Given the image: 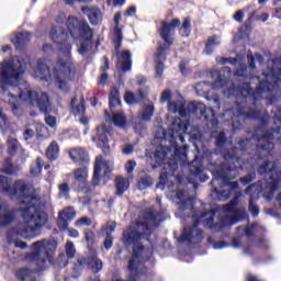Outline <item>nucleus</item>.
<instances>
[{
	"instance_id": "27",
	"label": "nucleus",
	"mask_w": 281,
	"mask_h": 281,
	"mask_svg": "<svg viewBox=\"0 0 281 281\" xmlns=\"http://www.w3.org/2000/svg\"><path fill=\"white\" fill-rule=\"evenodd\" d=\"M168 111L170 113H179V115L183 117V115H186V112L183 111V100L169 101Z\"/></svg>"
},
{
	"instance_id": "24",
	"label": "nucleus",
	"mask_w": 281,
	"mask_h": 281,
	"mask_svg": "<svg viewBox=\"0 0 281 281\" xmlns=\"http://www.w3.org/2000/svg\"><path fill=\"white\" fill-rule=\"evenodd\" d=\"M176 203L178 204V209L180 212H183L187 210L186 205H189V207H192V200H184L186 199V192L184 191H177L175 194Z\"/></svg>"
},
{
	"instance_id": "41",
	"label": "nucleus",
	"mask_w": 281,
	"mask_h": 281,
	"mask_svg": "<svg viewBox=\"0 0 281 281\" xmlns=\"http://www.w3.org/2000/svg\"><path fill=\"white\" fill-rule=\"evenodd\" d=\"M150 186H153V178L150 177H145L138 181V189L140 190H147Z\"/></svg>"
},
{
	"instance_id": "2",
	"label": "nucleus",
	"mask_w": 281,
	"mask_h": 281,
	"mask_svg": "<svg viewBox=\"0 0 281 281\" xmlns=\"http://www.w3.org/2000/svg\"><path fill=\"white\" fill-rule=\"evenodd\" d=\"M27 63L21 57H14L0 65V89L3 91L4 99L13 106V111L19 109V104L38 106L43 113L49 108L47 93L32 90L30 85L22 79L25 74Z\"/></svg>"
},
{
	"instance_id": "56",
	"label": "nucleus",
	"mask_w": 281,
	"mask_h": 281,
	"mask_svg": "<svg viewBox=\"0 0 281 281\" xmlns=\"http://www.w3.org/2000/svg\"><path fill=\"white\" fill-rule=\"evenodd\" d=\"M104 247L105 249H111V247H113V238H111V236H105Z\"/></svg>"
},
{
	"instance_id": "30",
	"label": "nucleus",
	"mask_w": 281,
	"mask_h": 281,
	"mask_svg": "<svg viewBox=\"0 0 281 281\" xmlns=\"http://www.w3.org/2000/svg\"><path fill=\"white\" fill-rule=\"evenodd\" d=\"M87 265L92 273H98L102 271V261L98 259V257H92L88 259Z\"/></svg>"
},
{
	"instance_id": "18",
	"label": "nucleus",
	"mask_w": 281,
	"mask_h": 281,
	"mask_svg": "<svg viewBox=\"0 0 281 281\" xmlns=\"http://www.w3.org/2000/svg\"><path fill=\"white\" fill-rule=\"evenodd\" d=\"M75 183L77 186L78 192H83L85 194H89V182L87 181L89 177V172L87 171V167H82L76 169L74 172Z\"/></svg>"
},
{
	"instance_id": "42",
	"label": "nucleus",
	"mask_w": 281,
	"mask_h": 281,
	"mask_svg": "<svg viewBox=\"0 0 281 281\" xmlns=\"http://www.w3.org/2000/svg\"><path fill=\"white\" fill-rule=\"evenodd\" d=\"M190 19H186L180 27L181 36H190Z\"/></svg>"
},
{
	"instance_id": "20",
	"label": "nucleus",
	"mask_w": 281,
	"mask_h": 281,
	"mask_svg": "<svg viewBox=\"0 0 281 281\" xmlns=\"http://www.w3.org/2000/svg\"><path fill=\"white\" fill-rule=\"evenodd\" d=\"M16 218L14 211L8 207V204L0 202V227H5L10 225Z\"/></svg>"
},
{
	"instance_id": "45",
	"label": "nucleus",
	"mask_w": 281,
	"mask_h": 281,
	"mask_svg": "<svg viewBox=\"0 0 281 281\" xmlns=\"http://www.w3.org/2000/svg\"><path fill=\"white\" fill-rule=\"evenodd\" d=\"M66 255L68 258H74V256H76V246H74V243L68 241L66 244Z\"/></svg>"
},
{
	"instance_id": "61",
	"label": "nucleus",
	"mask_w": 281,
	"mask_h": 281,
	"mask_svg": "<svg viewBox=\"0 0 281 281\" xmlns=\"http://www.w3.org/2000/svg\"><path fill=\"white\" fill-rule=\"evenodd\" d=\"M227 247V244L225 241H217L213 245V249H225Z\"/></svg>"
},
{
	"instance_id": "54",
	"label": "nucleus",
	"mask_w": 281,
	"mask_h": 281,
	"mask_svg": "<svg viewBox=\"0 0 281 281\" xmlns=\"http://www.w3.org/2000/svg\"><path fill=\"white\" fill-rule=\"evenodd\" d=\"M45 120H46L47 126H50V128H54V126H56V117L47 116Z\"/></svg>"
},
{
	"instance_id": "32",
	"label": "nucleus",
	"mask_w": 281,
	"mask_h": 281,
	"mask_svg": "<svg viewBox=\"0 0 281 281\" xmlns=\"http://www.w3.org/2000/svg\"><path fill=\"white\" fill-rule=\"evenodd\" d=\"M155 113V105L153 104H147L145 105L142 111H140V117L142 120H144L145 122H148L150 120V117H153Z\"/></svg>"
},
{
	"instance_id": "17",
	"label": "nucleus",
	"mask_w": 281,
	"mask_h": 281,
	"mask_svg": "<svg viewBox=\"0 0 281 281\" xmlns=\"http://www.w3.org/2000/svg\"><path fill=\"white\" fill-rule=\"evenodd\" d=\"M109 135L110 132L105 125L97 127L92 134V140L97 144L98 148H101L103 153H109Z\"/></svg>"
},
{
	"instance_id": "44",
	"label": "nucleus",
	"mask_w": 281,
	"mask_h": 281,
	"mask_svg": "<svg viewBox=\"0 0 281 281\" xmlns=\"http://www.w3.org/2000/svg\"><path fill=\"white\" fill-rule=\"evenodd\" d=\"M8 146H9V150L10 153H16V150L19 149V140H16L13 137H9L8 138Z\"/></svg>"
},
{
	"instance_id": "53",
	"label": "nucleus",
	"mask_w": 281,
	"mask_h": 281,
	"mask_svg": "<svg viewBox=\"0 0 281 281\" xmlns=\"http://www.w3.org/2000/svg\"><path fill=\"white\" fill-rule=\"evenodd\" d=\"M217 142V146H223V144H225V133L224 132H220V135L216 137Z\"/></svg>"
},
{
	"instance_id": "28",
	"label": "nucleus",
	"mask_w": 281,
	"mask_h": 281,
	"mask_svg": "<svg viewBox=\"0 0 281 281\" xmlns=\"http://www.w3.org/2000/svg\"><path fill=\"white\" fill-rule=\"evenodd\" d=\"M31 38V34L25 32V33H18L14 37L11 38V42L15 47H21V45H25Z\"/></svg>"
},
{
	"instance_id": "46",
	"label": "nucleus",
	"mask_w": 281,
	"mask_h": 281,
	"mask_svg": "<svg viewBox=\"0 0 281 281\" xmlns=\"http://www.w3.org/2000/svg\"><path fill=\"white\" fill-rule=\"evenodd\" d=\"M229 85H232L231 81H225V79L220 77V78H217V80L214 82V85L212 87H213V89H218V87H229Z\"/></svg>"
},
{
	"instance_id": "3",
	"label": "nucleus",
	"mask_w": 281,
	"mask_h": 281,
	"mask_svg": "<svg viewBox=\"0 0 281 281\" xmlns=\"http://www.w3.org/2000/svg\"><path fill=\"white\" fill-rule=\"evenodd\" d=\"M2 191L9 196L20 194L23 196L20 212L23 223H20L8 234L9 243H13L20 249H26L27 244L19 240V238H36L41 235V229L47 223V214L41 210V203L36 196L25 195L30 192V188L23 181H16L15 187H10V179L0 176Z\"/></svg>"
},
{
	"instance_id": "14",
	"label": "nucleus",
	"mask_w": 281,
	"mask_h": 281,
	"mask_svg": "<svg viewBox=\"0 0 281 281\" xmlns=\"http://www.w3.org/2000/svg\"><path fill=\"white\" fill-rule=\"evenodd\" d=\"M150 251H144V246L136 245L132 258L128 261V269L132 273H144V260H148Z\"/></svg>"
},
{
	"instance_id": "43",
	"label": "nucleus",
	"mask_w": 281,
	"mask_h": 281,
	"mask_svg": "<svg viewBox=\"0 0 281 281\" xmlns=\"http://www.w3.org/2000/svg\"><path fill=\"white\" fill-rule=\"evenodd\" d=\"M69 196V184L61 183L59 184V199H67Z\"/></svg>"
},
{
	"instance_id": "11",
	"label": "nucleus",
	"mask_w": 281,
	"mask_h": 281,
	"mask_svg": "<svg viewBox=\"0 0 281 281\" xmlns=\"http://www.w3.org/2000/svg\"><path fill=\"white\" fill-rule=\"evenodd\" d=\"M120 21H122V14L115 13L114 15V37L113 43L115 45V52L117 55L116 67L120 71H131L132 60L131 52L123 50L119 53L120 47L122 46V29H120Z\"/></svg>"
},
{
	"instance_id": "50",
	"label": "nucleus",
	"mask_w": 281,
	"mask_h": 281,
	"mask_svg": "<svg viewBox=\"0 0 281 281\" xmlns=\"http://www.w3.org/2000/svg\"><path fill=\"white\" fill-rule=\"evenodd\" d=\"M136 167L137 162H135V160H130L125 164V170L128 175H131V172H133Z\"/></svg>"
},
{
	"instance_id": "35",
	"label": "nucleus",
	"mask_w": 281,
	"mask_h": 281,
	"mask_svg": "<svg viewBox=\"0 0 281 281\" xmlns=\"http://www.w3.org/2000/svg\"><path fill=\"white\" fill-rule=\"evenodd\" d=\"M198 109L201 110V115H203L205 120H210V117H214V110L212 108H206L205 104L199 103Z\"/></svg>"
},
{
	"instance_id": "16",
	"label": "nucleus",
	"mask_w": 281,
	"mask_h": 281,
	"mask_svg": "<svg viewBox=\"0 0 281 281\" xmlns=\"http://www.w3.org/2000/svg\"><path fill=\"white\" fill-rule=\"evenodd\" d=\"M181 25V21L179 19H173L170 23L165 21L161 22L160 27V36L166 45V47H170L175 38V29Z\"/></svg>"
},
{
	"instance_id": "60",
	"label": "nucleus",
	"mask_w": 281,
	"mask_h": 281,
	"mask_svg": "<svg viewBox=\"0 0 281 281\" xmlns=\"http://www.w3.org/2000/svg\"><path fill=\"white\" fill-rule=\"evenodd\" d=\"M106 80H109V75H106V72H103L100 77L99 85H102V87H104V85H106Z\"/></svg>"
},
{
	"instance_id": "62",
	"label": "nucleus",
	"mask_w": 281,
	"mask_h": 281,
	"mask_svg": "<svg viewBox=\"0 0 281 281\" xmlns=\"http://www.w3.org/2000/svg\"><path fill=\"white\" fill-rule=\"evenodd\" d=\"M93 238H94L93 232L88 231L86 233V240H87V243H93Z\"/></svg>"
},
{
	"instance_id": "34",
	"label": "nucleus",
	"mask_w": 281,
	"mask_h": 281,
	"mask_svg": "<svg viewBox=\"0 0 281 281\" xmlns=\"http://www.w3.org/2000/svg\"><path fill=\"white\" fill-rule=\"evenodd\" d=\"M112 122L115 126L124 128L126 126V117L122 113H115L112 115Z\"/></svg>"
},
{
	"instance_id": "29",
	"label": "nucleus",
	"mask_w": 281,
	"mask_h": 281,
	"mask_svg": "<svg viewBox=\"0 0 281 281\" xmlns=\"http://www.w3.org/2000/svg\"><path fill=\"white\" fill-rule=\"evenodd\" d=\"M60 153V149L58 148V143L53 142L48 148L46 149V157L47 159H49L50 161L56 160V158L58 157Z\"/></svg>"
},
{
	"instance_id": "6",
	"label": "nucleus",
	"mask_w": 281,
	"mask_h": 281,
	"mask_svg": "<svg viewBox=\"0 0 281 281\" xmlns=\"http://www.w3.org/2000/svg\"><path fill=\"white\" fill-rule=\"evenodd\" d=\"M188 126L183 124L181 119L177 117L172 121L169 130L167 132H162V139L161 144L164 142H169V145L166 146H159L157 147L155 154H154V160L151 161L153 168H159L166 159L169 158L170 161H167L165 165V168H169V172H175L177 168V164H179V159H186V151H182L181 149L177 148V145H175V140L180 139V142H183V135H188L190 132L188 131Z\"/></svg>"
},
{
	"instance_id": "36",
	"label": "nucleus",
	"mask_w": 281,
	"mask_h": 281,
	"mask_svg": "<svg viewBox=\"0 0 281 281\" xmlns=\"http://www.w3.org/2000/svg\"><path fill=\"white\" fill-rule=\"evenodd\" d=\"M120 104V90L113 88L110 93V106H117Z\"/></svg>"
},
{
	"instance_id": "10",
	"label": "nucleus",
	"mask_w": 281,
	"mask_h": 281,
	"mask_svg": "<svg viewBox=\"0 0 281 281\" xmlns=\"http://www.w3.org/2000/svg\"><path fill=\"white\" fill-rule=\"evenodd\" d=\"M56 247H58V245L54 239L37 240L32 244L30 260L37 265L40 271H43L47 265H52L54 262Z\"/></svg>"
},
{
	"instance_id": "39",
	"label": "nucleus",
	"mask_w": 281,
	"mask_h": 281,
	"mask_svg": "<svg viewBox=\"0 0 281 281\" xmlns=\"http://www.w3.org/2000/svg\"><path fill=\"white\" fill-rule=\"evenodd\" d=\"M115 232V222H109L103 228L101 229L102 236H111Z\"/></svg>"
},
{
	"instance_id": "7",
	"label": "nucleus",
	"mask_w": 281,
	"mask_h": 281,
	"mask_svg": "<svg viewBox=\"0 0 281 281\" xmlns=\"http://www.w3.org/2000/svg\"><path fill=\"white\" fill-rule=\"evenodd\" d=\"M259 172L260 175L268 173L270 177V181L268 182V184H262V182H258L246 189V194H250L249 212L250 214H252V216H256L259 213L258 206L254 205V196L260 194V192L263 191V196H266L268 200L273 199V194L276 190H278V186H280V180L273 176L277 172L276 164L271 161L265 162V165L259 167Z\"/></svg>"
},
{
	"instance_id": "22",
	"label": "nucleus",
	"mask_w": 281,
	"mask_h": 281,
	"mask_svg": "<svg viewBox=\"0 0 281 281\" xmlns=\"http://www.w3.org/2000/svg\"><path fill=\"white\" fill-rule=\"evenodd\" d=\"M71 113H74V115H85V98L82 97H75L71 102Z\"/></svg>"
},
{
	"instance_id": "31",
	"label": "nucleus",
	"mask_w": 281,
	"mask_h": 281,
	"mask_svg": "<svg viewBox=\"0 0 281 281\" xmlns=\"http://www.w3.org/2000/svg\"><path fill=\"white\" fill-rule=\"evenodd\" d=\"M218 45H221V40L218 36L210 37L205 45V54H212L214 52V48L218 47Z\"/></svg>"
},
{
	"instance_id": "40",
	"label": "nucleus",
	"mask_w": 281,
	"mask_h": 281,
	"mask_svg": "<svg viewBox=\"0 0 281 281\" xmlns=\"http://www.w3.org/2000/svg\"><path fill=\"white\" fill-rule=\"evenodd\" d=\"M210 87H211V85L207 81L199 82L195 86V91L198 93H209L210 92Z\"/></svg>"
},
{
	"instance_id": "55",
	"label": "nucleus",
	"mask_w": 281,
	"mask_h": 281,
	"mask_svg": "<svg viewBox=\"0 0 281 281\" xmlns=\"http://www.w3.org/2000/svg\"><path fill=\"white\" fill-rule=\"evenodd\" d=\"M244 16H245V13H243L241 10L237 11V12L234 14V19L237 21V23H243Z\"/></svg>"
},
{
	"instance_id": "64",
	"label": "nucleus",
	"mask_w": 281,
	"mask_h": 281,
	"mask_svg": "<svg viewBox=\"0 0 281 281\" xmlns=\"http://www.w3.org/2000/svg\"><path fill=\"white\" fill-rule=\"evenodd\" d=\"M131 153H133V147L131 145H126L124 148H123V154L124 155H131Z\"/></svg>"
},
{
	"instance_id": "25",
	"label": "nucleus",
	"mask_w": 281,
	"mask_h": 281,
	"mask_svg": "<svg viewBox=\"0 0 281 281\" xmlns=\"http://www.w3.org/2000/svg\"><path fill=\"white\" fill-rule=\"evenodd\" d=\"M70 159L72 161H83V164H87L89 161V158L87 157V151L82 148H74L69 151Z\"/></svg>"
},
{
	"instance_id": "38",
	"label": "nucleus",
	"mask_w": 281,
	"mask_h": 281,
	"mask_svg": "<svg viewBox=\"0 0 281 281\" xmlns=\"http://www.w3.org/2000/svg\"><path fill=\"white\" fill-rule=\"evenodd\" d=\"M225 159L228 161V164H236L235 168L239 166V168H244L243 165H240V158H236V151H233V154H226Z\"/></svg>"
},
{
	"instance_id": "1",
	"label": "nucleus",
	"mask_w": 281,
	"mask_h": 281,
	"mask_svg": "<svg viewBox=\"0 0 281 281\" xmlns=\"http://www.w3.org/2000/svg\"><path fill=\"white\" fill-rule=\"evenodd\" d=\"M236 169L233 167H224L220 171H216V181H221L225 188V190L220 193V201H227L229 196H234V200L231 201L229 204L223 206L222 210L215 209L201 214L200 217L198 214H194L192 216L194 224L192 227L184 228L180 237V243H189L190 245L201 243L203 231L199 229V224L204 223L205 227H214V218L221 216V212H223V217L220 220L221 227L236 225L238 221L247 217V212L236 209L238 199L243 195V193L238 191V182H229L231 179H236Z\"/></svg>"
},
{
	"instance_id": "57",
	"label": "nucleus",
	"mask_w": 281,
	"mask_h": 281,
	"mask_svg": "<svg viewBox=\"0 0 281 281\" xmlns=\"http://www.w3.org/2000/svg\"><path fill=\"white\" fill-rule=\"evenodd\" d=\"M251 181H254V176L251 175L245 178H240V183H243L244 186H247V183H251Z\"/></svg>"
},
{
	"instance_id": "9",
	"label": "nucleus",
	"mask_w": 281,
	"mask_h": 281,
	"mask_svg": "<svg viewBox=\"0 0 281 281\" xmlns=\"http://www.w3.org/2000/svg\"><path fill=\"white\" fill-rule=\"evenodd\" d=\"M159 223H164V220L159 217V214L155 212L154 209H148L145 211V217L139 220V222L123 233L124 240L128 243V245H135V243H139L143 236H149L153 227H157Z\"/></svg>"
},
{
	"instance_id": "33",
	"label": "nucleus",
	"mask_w": 281,
	"mask_h": 281,
	"mask_svg": "<svg viewBox=\"0 0 281 281\" xmlns=\"http://www.w3.org/2000/svg\"><path fill=\"white\" fill-rule=\"evenodd\" d=\"M142 100H144V94L142 92H138L137 94H134L133 92L125 93V102L127 104H136V102Z\"/></svg>"
},
{
	"instance_id": "15",
	"label": "nucleus",
	"mask_w": 281,
	"mask_h": 281,
	"mask_svg": "<svg viewBox=\"0 0 281 281\" xmlns=\"http://www.w3.org/2000/svg\"><path fill=\"white\" fill-rule=\"evenodd\" d=\"M113 171V161L105 160L102 156H98L94 164V175L92 179L93 186H99L100 177H108Z\"/></svg>"
},
{
	"instance_id": "12",
	"label": "nucleus",
	"mask_w": 281,
	"mask_h": 281,
	"mask_svg": "<svg viewBox=\"0 0 281 281\" xmlns=\"http://www.w3.org/2000/svg\"><path fill=\"white\" fill-rule=\"evenodd\" d=\"M281 110H278L274 114V124L277 126L276 130H273L272 133H266L262 137L258 139L257 148L258 150H262L265 155H269L271 150H273V143H271V139H273L274 135H278L280 133L281 128Z\"/></svg>"
},
{
	"instance_id": "48",
	"label": "nucleus",
	"mask_w": 281,
	"mask_h": 281,
	"mask_svg": "<svg viewBox=\"0 0 281 281\" xmlns=\"http://www.w3.org/2000/svg\"><path fill=\"white\" fill-rule=\"evenodd\" d=\"M36 131H37L38 137L47 138V127L45 125L37 124L36 125Z\"/></svg>"
},
{
	"instance_id": "63",
	"label": "nucleus",
	"mask_w": 281,
	"mask_h": 281,
	"mask_svg": "<svg viewBox=\"0 0 281 281\" xmlns=\"http://www.w3.org/2000/svg\"><path fill=\"white\" fill-rule=\"evenodd\" d=\"M254 225H251V226H248V227H241V229H244V232H245V234L247 235V236H251V232L254 231Z\"/></svg>"
},
{
	"instance_id": "37",
	"label": "nucleus",
	"mask_w": 281,
	"mask_h": 281,
	"mask_svg": "<svg viewBox=\"0 0 281 281\" xmlns=\"http://www.w3.org/2000/svg\"><path fill=\"white\" fill-rule=\"evenodd\" d=\"M42 170H43V159L37 158L35 164L31 167V173L34 177H38V175H41Z\"/></svg>"
},
{
	"instance_id": "58",
	"label": "nucleus",
	"mask_w": 281,
	"mask_h": 281,
	"mask_svg": "<svg viewBox=\"0 0 281 281\" xmlns=\"http://www.w3.org/2000/svg\"><path fill=\"white\" fill-rule=\"evenodd\" d=\"M108 3L114 7L124 5V3H126V0H108Z\"/></svg>"
},
{
	"instance_id": "5",
	"label": "nucleus",
	"mask_w": 281,
	"mask_h": 281,
	"mask_svg": "<svg viewBox=\"0 0 281 281\" xmlns=\"http://www.w3.org/2000/svg\"><path fill=\"white\" fill-rule=\"evenodd\" d=\"M247 68H240L236 71L238 78V86L233 85V88L224 90V95L232 98V95H243L250 100H258V98H269L276 92V85L281 82V69H271L269 72H263L260 77H245Z\"/></svg>"
},
{
	"instance_id": "49",
	"label": "nucleus",
	"mask_w": 281,
	"mask_h": 281,
	"mask_svg": "<svg viewBox=\"0 0 281 281\" xmlns=\"http://www.w3.org/2000/svg\"><path fill=\"white\" fill-rule=\"evenodd\" d=\"M16 276L19 280H27V278H30V270L23 268L18 271Z\"/></svg>"
},
{
	"instance_id": "8",
	"label": "nucleus",
	"mask_w": 281,
	"mask_h": 281,
	"mask_svg": "<svg viewBox=\"0 0 281 281\" xmlns=\"http://www.w3.org/2000/svg\"><path fill=\"white\" fill-rule=\"evenodd\" d=\"M66 25L69 36L81 43L78 53L85 56V54L91 52V47H93V31H91L89 24L83 20H78L76 16H69Z\"/></svg>"
},
{
	"instance_id": "19",
	"label": "nucleus",
	"mask_w": 281,
	"mask_h": 281,
	"mask_svg": "<svg viewBox=\"0 0 281 281\" xmlns=\"http://www.w3.org/2000/svg\"><path fill=\"white\" fill-rule=\"evenodd\" d=\"M76 218V211L74 207H66L61 212H59L58 217V227L60 229H67L69 222Z\"/></svg>"
},
{
	"instance_id": "47",
	"label": "nucleus",
	"mask_w": 281,
	"mask_h": 281,
	"mask_svg": "<svg viewBox=\"0 0 281 281\" xmlns=\"http://www.w3.org/2000/svg\"><path fill=\"white\" fill-rule=\"evenodd\" d=\"M76 227H89L91 220L89 217H81L75 223Z\"/></svg>"
},
{
	"instance_id": "4",
	"label": "nucleus",
	"mask_w": 281,
	"mask_h": 281,
	"mask_svg": "<svg viewBox=\"0 0 281 281\" xmlns=\"http://www.w3.org/2000/svg\"><path fill=\"white\" fill-rule=\"evenodd\" d=\"M50 37L57 43L56 47L59 59L53 69V74L49 72L47 64L40 60L33 76L40 78V80H44V82H54L60 91H68L69 82L76 76V67H74V63L71 61V44L67 42L69 33L65 34L61 31L58 33V29L54 27L50 31Z\"/></svg>"
},
{
	"instance_id": "26",
	"label": "nucleus",
	"mask_w": 281,
	"mask_h": 281,
	"mask_svg": "<svg viewBox=\"0 0 281 281\" xmlns=\"http://www.w3.org/2000/svg\"><path fill=\"white\" fill-rule=\"evenodd\" d=\"M130 187L131 182L128 181V178H123L121 176L116 177L115 189L117 194L122 195L126 192V190H128Z\"/></svg>"
},
{
	"instance_id": "21",
	"label": "nucleus",
	"mask_w": 281,
	"mask_h": 281,
	"mask_svg": "<svg viewBox=\"0 0 281 281\" xmlns=\"http://www.w3.org/2000/svg\"><path fill=\"white\" fill-rule=\"evenodd\" d=\"M82 12L83 14H87L92 25H98L100 21H102V11L98 8L85 7L82 8Z\"/></svg>"
},
{
	"instance_id": "13",
	"label": "nucleus",
	"mask_w": 281,
	"mask_h": 281,
	"mask_svg": "<svg viewBox=\"0 0 281 281\" xmlns=\"http://www.w3.org/2000/svg\"><path fill=\"white\" fill-rule=\"evenodd\" d=\"M226 117H232L233 128H238L240 120H249V117H259L260 110L254 111L251 108L245 105H237L235 110H228L225 113Z\"/></svg>"
},
{
	"instance_id": "52",
	"label": "nucleus",
	"mask_w": 281,
	"mask_h": 281,
	"mask_svg": "<svg viewBox=\"0 0 281 281\" xmlns=\"http://www.w3.org/2000/svg\"><path fill=\"white\" fill-rule=\"evenodd\" d=\"M172 97V94L170 93L169 90H165L161 94V101L162 102H170V98Z\"/></svg>"
},
{
	"instance_id": "59",
	"label": "nucleus",
	"mask_w": 281,
	"mask_h": 281,
	"mask_svg": "<svg viewBox=\"0 0 281 281\" xmlns=\"http://www.w3.org/2000/svg\"><path fill=\"white\" fill-rule=\"evenodd\" d=\"M220 63H222L223 65H227V63H229V65H236L238 60H236V58H224Z\"/></svg>"
},
{
	"instance_id": "51",
	"label": "nucleus",
	"mask_w": 281,
	"mask_h": 281,
	"mask_svg": "<svg viewBox=\"0 0 281 281\" xmlns=\"http://www.w3.org/2000/svg\"><path fill=\"white\" fill-rule=\"evenodd\" d=\"M169 175H170L169 172H162L160 175V182L158 184V188H161V186H166V181H168V176Z\"/></svg>"
},
{
	"instance_id": "23",
	"label": "nucleus",
	"mask_w": 281,
	"mask_h": 281,
	"mask_svg": "<svg viewBox=\"0 0 281 281\" xmlns=\"http://www.w3.org/2000/svg\"><path fill=\"white\" fill-rule=\"evenodd\" d=\"M156 58L158 60L156 66V76L161 78V76H164V63H161V60H166V48L162 46L158 47Z\"/></svg>"
}]
</instances>
